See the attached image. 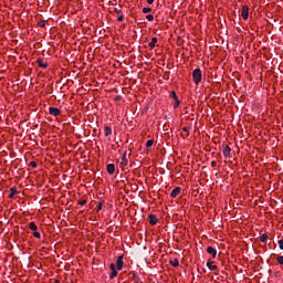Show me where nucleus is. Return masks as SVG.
<instances>
[{"mask_svg": "<svg viewBox=\"0 0 283 283\" xmlns=\"http://www.w3.org/2000/svg\"><path fill=\"white\" fill-rule=\"evenodd\" d=\"M192 78L196 85H199L200 81H202V71L200 69H196L192 72Z\"/></svg>", "mask_w": 283, "mask_h": 283, "instance_id": "f257e3e1", "label": "nucleus"}, {"mask_svg": "<svg viewBox=\"0 0 283 283\" xmlns=\"http://www.w3.org/2000/svg\"><path fill=\"white\" fill-rule=\"evenodd\" d=\"M241 17L244 21H247V19H249V6L242 7Z\"/></svg>", "mask_w": 283, "mask_h": 283, "instance_id": "f03ea898", "label": "nucleus"}, {"mask_svg": "<svg viewBox=\"0 0 283 283\" xmlns=\"http://www.w3.org/2000/svg\"><path fill=\"white\" fill-rule=\"evenodd\" d=\"M123 258H124L123 255H119V256L117 258V262H116L117 271H123V264H124Z\"/></svg>", "mask_w": 283, "mask_h": 283, "instance_id": "7ed1b4c3", "label": "nucleus"}, {"mask_svg": "<svg viewBox=\"0 0 283 283\" xmlns=\"http://www.w3.org/2000/svg\"><path fill=\"white\" fill-rule=\"evenodd\" d=\"M49 113L51 114V116H59L61 114V109H59L57 107H50Z\"/></svg>", "mask_w": 283, "mask_h": 283, "instance_id": "20e7f679", "label": "nucleus"}, {"mask_svg": "<svg viewBox=\"0 0 283 283\" xmlns=\"http://www.w3.org/2000/svg\"><path fill=\"white\" fill-rule=\"evenodd\" d=\"M120 167L122 169H125V167H127V153H124L122 156Z\"/></svg>", "mask_w": 283, "mask_h": 283, "instance_id": "39448f33", "label": "nucleus"}, {"mask_svg": "<svg viewBox=\"0 0 283 283\" xmlns=\"http://www.w3.org/2000/svg\"><path fill=\"white\" fill-rule=\"evenodd\" d=\"M206 251L207 253H209V255H212V258H216V255H218V251L213 247H208Z\"/></svg>", "mask_w": 283, "mask_h": 283, "instance_id": "423d86ee", "label": "nucleus"}, {"mask_svg": "<svg viewBox=\"0 0 283 283\" xmlns=\"http://www.w3.org/2000/svg\"><path fill=\"white\" fill-rule=\"evenodd\" d=\"M180 187H176L171 192H170V198H177V196H180Z\"/></svg>", "mask_w": 283, "mask_h": 283, "instance_id": "0eeeda50", "label": "nucleus"}, {"mask_svg": "<svg viewBox=\"0 0 283 283\" xmlns=\"http://www.w3.org/2000/svg\"><path fill=\"white\" fill-rule=\"evenodd\" d=\"M149 223L154 227L156 224H158V218L156 217V214H149Z\"/></svg>", "mask_w": 283, "mask_h": 283, "instance_id": "6e6552de", "label": "nucleus"}, {"mask_svg": "<svg viewBox=\"0 0 283 283\" xmlns=\"http://www.w3.org/2000/svg\"><path fill=\"white\" fill-rule=\"evenodd\" d=\"M128 277H129V280H133V282H135V283L140 282V277H138V275H136V273H134V272H130L128 274Z\"/></svg>", "mask_w": 283, "mask_h": 283, "instance_id": "1a4fd4ad", "label": "nucleus"}, {"mask_svg": "<svg viewBox=\"0 0 283 283\" xmlns=\"http://www.w3.org/2000/svg\"><path fill=\"white\" fill-rule=\"evenodd\" d=\"M114 171H116V166H114V164H108L107 165V174H109V176L114 175Z\"/></svg>", "mask_w": 283, "mask_h": 283, "instance_id": "9d476101", "label": "nucleus"}, {"mask_svg": "<svg viewBox=\"0 0 283 283\" xmlns=\"http://www.w3.org/2000/svg\"><path fill=\"white\" fill-rule=\"evenodd\" d=\"M120 8H123V4H119V7H116L113 4V7H111L112 12H116V14H120V12H123V10H120Z\"/></svg>", "mask_w": 283, "mask_h": 283, "instance_id": "9b49d317", "label": "nucleus"}, {"mask_svg": "<svg viewBox=\"0 0 283 283\" xmlns=\"http://www.w3.org/2000/svg\"><path fill=\"white\" fill-rule=\"evenodd\" d=\"M223 156H224V158H229L231 156V147L226 146L223 148Z\"/></svg>", "mask_w": 283, "mask_h": 283, "instance_id": "f8f14e48", "label": "nucleus"}, {"mask_svg": "<svg viewBox=\"0 0 283 283\" xmlns=\"http://www.w3.org/2000/svg\"><path fill=\"white\" fill-rule=\"evenodd\" d=\"M38 65L42 67V70H48V63L43 62L42 59H38Z\"/></svg>", "mask_w": 283, "mask_h": 283, "instance_id": "ddd939ff", "label": "nucleus"}, {"mask_svg": "<svg viewBox=\"0 0 283 283\" xmlns=\"http://www.w3.org/2000/svg\"><path fill=\"white\" fill-rule=\"evenodd\" d=\"M190 130H191L190 126L184 127L182 132H185L186 134H181L182 138H187L189 136Z\"/></svg>", "mask_w": 283, "mask_h": 283, "instance_id": "4468645a", "label": "nucleus"}, {"mask_svg": "<svg viewBox=\"0 0 283 283\" xmlns=\"http://www.w3.org/2000/svg\"><path fill=\"white\" fill-rule=\"evenodd\" d=\"M158 43V39L157 38H153L151 41L148 43L150 49L156 48V44Z\"/></svg>", "mask_w": 283, "mask_h": 283, "instance_id": "2eb2a0df", "label": "nucleus"}, {"mask_svg": "<svg viewBox=\"0 0 283 283\" xmlns=\"http://www.w3.org/2000/svg\"><path fill=\"white\" fill-rule=\"evenodd\" d=\"M207 266L208 269H210L211 271H216L218 269V265H213V261H208L207 262Z\"/></svg>", "mask_w": 283, "mask_h": 283, "instance_id": "dca6fc26", "label": "nucleus"}, {"mask_svg": "<svg viewBox=\"0 0 283 283\" xmlns=\"http://www.w3.org/2000/svg\"><path fill=\"white\" fill-rule=\"evenodd\" d=\"M170 265L177 269V266H180V262L178 261V259H174L172 261H170Z\"/></svg>", "mask_w": 283, "mask_h": 283, "instance_id": "f3484780", "label": "nucleus"}, {"mask_svg": "<svg viewBox=\"0 0 283 283\" xmlns=\"http://www.w3.org/2000/svg\"><path fill=\"white\" fill-rule=\"evenodd\" d=\"M18 191H17V188H11L10 189V195H9V198H14L17 196Z\"/></svg>", "mask_w": 283, "mask_h": 283, "instance_id": "a211bd4d", "label": "nucleus"}, {"mask_svg": "<svg viewBox=\"0 0 283 283\" xmlns=\"http://www.w3.org/2000/svg\"><path fill=\"white\" fill-rule=\"evenodd\" d=\"M29 229H30L31 231H36V229H39V227H36V223H34V222H30V223H29Z\"/></svg>", "mask_w": 283, "mask_h": 283, "instance_id": "6ab92c4d", "label": "nucleus"}, {"mask_svg": "<svg viewBox=\"0 0 283 283\" xmlns=\"http://www.w3.org/2000/svg\"><path fill=\"white\" fill-rule=\"evenodd\" d=\"M117 275H118V271L112 270V272L109 274V280H114V277H116Z\"/></svg>", "mask_w": 283, "mask_h": 283, "instance_id": "aec40b11", "label": "nucleus"}, {"mask_svg": "<svg viewBox=\"0 0 283 283\" xmlns=\"http://www.w3.org/2000/svg\"><path fill=\"white\" fill-rule=\"evenodd\" d=\"M105 136H112V128L109 126L105 127Z\"/></svg>", "mask_w": 283, "mask_h": 283, "instance_id": "412c9836", "label": "nucleus"}, {"mask_svg": "<svg viewBox=\"0 0 283 283\" xmlns=\"http://www.w3.org/2000/svg\"><path fill=\"white\" fill-rule=\"evenodd\" d=\"M266 240H269V235L262 234V235L260 237V241H261V242H266Z\"/></svg>", "mask_w": 283, "mask_h": 283, "instance_id": "4be33fe9", "label": "nucleus"}, {"mask_svg": "<svg viewBox=\"0 0 283 283\" xmlns=\"http://www.w3.org/2000/svg\"><path fill=\"white\" fill-rule=\"evenodd\" d=\"M178 107H180V99H175L174 108L178 109Z\"/></svg>", "mask_w": 283, "mask_h": 283, "instance_id": "5701e85b", "label": "nucleus"}, {"mask_svg": "<svg viewBox=\"0 0 283 283\" xmlns=\"http://www.w3.org/2000/svg\"><path fill=\"white\" fill-rule=\"evenodd\" d=\"M154 146V139H149L146 142V147H153Z\"/></svg>", "mask_w": 283, "mask_h": 283, "instance_id": "b1692460", "label": "nucleus"}, {"mask_svg": "<svg viewBox=\"0 0 283 283\" xmlns=\"http://www.w3.org/2000/svg\"><path fill=\"white\" fill-rule=\"evenodd\" d=\"M276 261L279 262V264L283 265V255L276 256Z\"/></svg>", "mask_w": 283, "mask_h": 283, "instance_id": "393cba45", "label": "nucleus"}, {"mask_svg": "<svg viewBox=\"0 0 283 283\" xmlns=\"http://www.w3.org/2000/svg\"><path fill=\"white\" fill-rule=\"evenodd\" d=\"M143 12H144V14H148V12H151V8L145 7V8L143 9Z\"/></svg>", "mask_w": 283, "mask_h": 283, "instance_id": "a878e982", "label": "nucleus"}, {"mask_svg": "<svg viewBox=\"0 0 283 283\" xmlns=\"http://www.w3.org/2000/svg\"><path fill=\"white\" fill-rule=\"evenodd\" d=\"M171 98H174V101H178V95H176V91L171 92Z\"/></svg>", "mask_w": 283, "mask_h": 283, "instance_id": "bb28decb", "label": "nucleus"}, {"mask_svg": "<svg viewBox=\"0 0 283 283\" xmlns=\"http://www.w3.org/2000/svg\"><path fill=\"white\" fill-rule=\"evenodd\" d=\"M38 25H39L40 28H45V20H41V21L38 23Z\"/></svg>", "mask_w": 283, "mask_h": 283, "instance_id": "cd10ccee", "label": "nucleus"}, {"mask_svg": "<svg viewBox=\"0 0 283 283\" xmlns=\"http://www.w3.org/2000/svg\"><path fill=\"white\" fill-rule=\"evenodd\" d=\"M78 205L81 207H85V205H87V200H81V201H78Z\"/></svg>", "mask_w": 283, "mask_h": 283, "instance_id": "c85d7f7f", "label": "nucleus"}, {"mask_svg": "<svg viewBox=\"0 0 283 283\" xmlns=\"http://www.w3.org/2000/svg\"><path fill=\"white\" fill-rule=\"evenodd\" d=\"M33 237L40 239V238H41V233H40V232H36V230H35V231L33 232Z\"/></svg>", "mask_w": 283, "mask_h": 283, "instance_id": "c756f323", "label": "nucleus"}, {"mask_svg": "<svg viewBox=\"0 0 283 283\" xmlns=\"http://www.w3.org/2000/svg\"><path fill=\"white\" fill-rule=\"evenodd\" d=\"M146 19H147L148 21H154V14H148V15H146Z\"/></svg>", "mask_w": 283, "mask_h": 283, "instance_id": "7c9ffc66", "label": "nucleus"}, {"mask_svg": "<svg viewBox=\"0 0 283 283\" xmlns=\"http://www.w3.org/2000/svg\"><path fill=\"white\" fill-rule=\"evenodd\" d=\"M109 269H111V271H116V264L111 263Z\"/></svg>", "mask_w": 283, "mask_h": 283, "instance_id": "2f4dec72", "label": "nucleus"}, {"mask_svg": "<svg viewBox=\"0 0 283 283\" xmlns=\"http://www.w3.org/2000/svg\"><path fill=\"white\" fill-rule=\"evenodd\" d=\"M103 210V202H99L97 206V211H102Z\"/></svg>", "mask_w": 283, "mask_h": 283, "instance_id": "473e14b6", "label": "nucleus"}, {"mask_svg": "<svg viewBox=\"0 0 283 283\" xmlns=\"http://www.w3.org/2000/svg\"><path fill=\"white\" fill-rule=\"evenodd\" d=\"M279 248L283 251V240H279Z\"/></svg>", "mask_w": 283, "mask_h": 283, "instance_id": "72a5a7b5", "label": "nucleus"}, {"mask_svg": "<svg viewBox=\"0 0 283 283\" xmlns=\"http://www.w3.org/2000/svg\"><path fill=\"white\" fill-rule=\"evenodd\" d=\"M117 21H125V15H119L118 18H117Z\"/></svg>", "mask_w": 283, "mask_h": 283, "instance_id": "f704fd0d", "label": "nucleus"}, {"mask_svg": "<svg viewBox=\"0 0 283 283\" xmlns=\"http://www.w3.org/2000/svg\"><path fill=\"white\" fill-rule=\"evenodd\" d=\"M30 165L33 167V169H36V161H31Z\"/></svg>", "mask_w": 283, "mask_h": 283, "instance_id": "c9c22d12", "label": "nucleus"}, {"mask_svg": "<svg viewBox=\"0 0 283 283\" xmlns=\"http://www.w3.org/2000/svg\"><path fill=\"white\" fill-rule=\"evenodd\" d=\"M217 163L216 161H211V167H217Z\"/></svg>", "mask_w": 283, "mask_h": 283, "instance_id": "e433bc0d", "label": "nucleus"}, {"mask_svg": "<svg viewBox=\"0 0 283 283\" xmlns=\"http://www.w3.org/2000/svg\"><path fill=\"white\" fill-rule=\"evenodd\" d=\"M148 3H154V1H148Z\"/></svg>", "mask_w": 283, "mask_h": 283, "instance_id": "4c0bfd02", "label": "nucleus"}, {"mask_svg": "<svg viewBox=\"0 0 283 283\" xmlns=\"http://www.w3.org/2000/svg\"><path fill=\"white\" fill-rule=\"evenodd\" d=\"M147 1H154V0H147Z\"/></svg>", "mask_w": 283, "mask_h": 283, "instance_id": "58836bf2", "label": "nucleus"}]
</instances>
